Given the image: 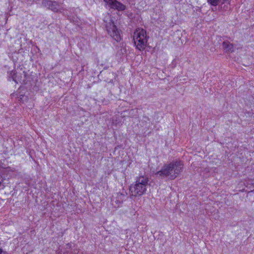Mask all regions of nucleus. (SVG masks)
I'll list each match as a JSON object with an SVG mask.
<instances>
[{
  "mask_svg": "<svg viewBox=\"0 0 254 254\" xmlns=\"http://www.w3.org/2000/svg\"><path fill=\"white\" fill-rule=\"evenodd\" d=\"M9 77L11 78L16 83H24L26 80V73L22 70H12L10 72Z\"/></svg>",
  "mask_w": 254,
  "mask_h": 254,
  "instance_id": "obj_5",
  "label": "nucleus"
},
{
  "mask_svg": "<svg viewBox=\"0 0 254 254\" xmlns=\"http://www.w3.org/2000/svg\"><path fill=\"white\" fill-rule=\"evenodd\" d=\"M0 254H7L5 252L2 251L1 249H0Z\"/></svg>",
  "mask_w": 254,
  "mask_h": 254,
  "instance_id": "obj_10",
  "label": "nucleus"
},
{
  "mask_svg": "<svg viewBox=\"0 0 254 254\" xmlns=\"http://www.w3.org/2000/svg\"><path fill=\"white\" fill-rule=\"evenodd\" d=\"M115 17H105L104 21L110 36L115 41L119 42L122 39L121 32L119 30L115 24Z\"/></svg>",
  "mask_w": 254,
  "mask_h": 254,
  "instance_id": "obj_4",
  "label": "nucleus"
},
{
  "mask_svg": "<svg viewBox=\"0 0 254 254\" xmlns=\"http://www.w3.org/2000/svg\"><path fill=\"white\" fill-rule=\"evenodd\" d=\"M134 44L140 51L145 49L147 43L146 31L142 28H138L134 32L133 35Z\"/></svg>",
  "mask_w": 254,
  "mask_h": 254,
  "instance_id": "obj_3",
  "label": "nucleus"
},
{
  "mask_svg": "<svg viewBox=\"0 0 254 254\" xmlns=\"http://www.w3.org/2000/svg\"><path fill=\"white\" fill-rule=\"evenodd\" d=\"M208 3H209L212 5H217L219 2V0H207Z\"/></svg>",
  "mask_w": 254,
  "mask_h": 254,
  "instance_id": "obj_9",
  "label": "nucleus"
},
{
  "mask_svg": "<svg viewBox=\"0 0 254 254\" xmlns=\"http://www.w3.org/2000/svg\"><path fill=\"white\" fill-rule=\"evenodd\" d=\"M223 47L228 52H232L234 51L233 45L229 42H224L223 43Z\"/></svg>",
  "mask_w": 254,
  "mask_h": 254,
  "instance_id": "obj_8",
  "label": "nucleus"
},
{
  "mask_svg": "<svg viewBox=\"0 0 254 254\" xmlns=\"http://www.w3.org/2000/svg\"><path fill=\"white\" fill-rule=\"evenodd\" d=\"M183 164L180 161H176L163 166L156 175L162 178H168L171 180L175 179L182 171Z\"/></svg>",
  "mask_w": 254,
  "mask_h": 254,
  "instance_id": "obj_1",
  "label": "nucleus"
},
{
  "mask_svg": "<svg viewBox=\"0 0 254 254\" xmlns=\"http://www.w3.org/2000/svg\"><path fill=\"white\" fill-rule=\"evenodd\" d=\"M104 1L111 8L117 9L118 11H122L126 8V5L116 0H104Z\"/></svg>",
  "mask_w": 254,
  "mask_h": 254,
  "instance_id": "obj_7",
  "label": "nucleus"
},
{
  "mask_svg": "<svg viewBox=\"0 0 254 254\" xmlns=\"http://www.w3.org/2000/svg\"><path fill=\"white\" fill-rule=\"evenodd\" d=\"M148 178L141 176L138 177L135 184L129 188L130 195L134 196L142 195L146 190V187L148 184Z\"/></svg>",
  "mask_w": 254,
  "mask_h": 254,
  "instance_id": "obj_2",
  "label": "nucleus"
},
{
  "mask_svg": "<svg viewBox=\"0 0 254 254\" xmlns=\"http://www.w3.org/2000/svg\"><path fill=\"white\" fill-rule=\"evenodd\" d=\"M42 4L54 12H58L61 7L60 5L57 2L49 0H43Z\"/></svg>",
  "mask_w": 254,
  "mask_h": 254,
  "instance_id": "obj_6",
  "label": "nucleus"
}]
</instances>
